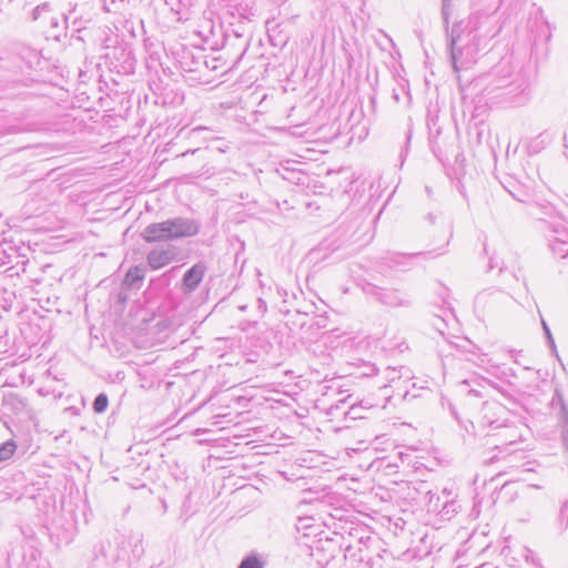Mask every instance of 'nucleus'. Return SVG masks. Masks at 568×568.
Returning <instances> with one entry per match:
<instances>
[{
  "label": "nucleus",
  "mask_w": 568,
  "mask_h": 568,
  "mask_svg": "<svg viewBox=\"0 0 568 568\" xmlns=\"http://www.w3.org/2000/svg\"><path fill=\"white\" fill-rule=\"evenodd\" d=\"M141 237L146 243L173 241L166 221L149 224L142 231Z\"/></svg>",
  "instance_id": "obj_13"
},
{
  "label": "nucleus",
  "mask_w": 568,
  "mask_h": 568,
  "mask_svg": "<svg viewBox=\"0 0 568 568\" xmlns=\"http://www.w3.org/2000/svg\"><path fill=\"white\" fill-rule=\"evenodd\" d=\"M559 519L562 521L564 519H567L566 527L568 526V500L562 503L560 510H559Z\"/></svg>",
  "instance_id": "obj_37"
},
{
  "label": "nucleus",
  "mask_w": 568,
  "mask_h": 568,
  "mask_svg": "<svg viewBox=\"0 0 568 568\" xmlns=\"http://www.w3.org/2000/svg\"><path fill=\"white\" fill-rule=\"evenodd\" d=\"M265 561L261 558V556L256 552H251L245 556L237 568H264Z\"/></svg>",
  "instance_id": "obj_23"
},
{
  "label": "nucleus",
  "mask_w": 568,
  "mask_h": 568,
  "mask_svg": "<svg viewBox=\"0 0 568 568\" xmlns=\"http://www.w3.org/2000/svg\"><path fill=\"white\" fill-rule=\"evenodd\" d=\"M121 54L125 55V63H128L129 60H131L130 52H125V50L121 49Z\"/></svg>",
  "instance_id": "obj_44"
},
{
  "label": "nucleus",
  "mask_w": 568,
  "mask_h": 568,
  "mask_svg": "<svg viewBox=\"0 0 568 568\" xmlns=\"http://www.w3.org/2000/svg\"><path fill=\"white\" fill-rule=\"evenodd\" d=\"M445 253H446L445 250H442L440 247H438V248H435V250L427 251L424 254L427 255L430 258H435V257L440 256V255H443Z\"/></svg>",
  "instance_id": "obj_39"
},
{
  "label": "nucleus",
  "mask_w": 568,
  "mask_h": 568,
  "mask_svg": "<svg viewBox=\"0 0 568 568\" xmlns=\"http://www.w3.org/2000/svg\"><path fill=\"white\" fill-rule=\"evenodd\" d=\"M481 27L483 17L473 13L467 19L455 22L446 32L450 60L456 72L474 63L484 39Z\"/></svg>",
  "instance_id": "obj_1"
},
{
  "label": "nucleus",
  "mask_w": 568,
  "mask_h": 568,
  "mask_svg": "<svg viewBox=\"0 0 568 568\" xmlns=\"http://www.w3.org/2000/svg\"><path fill=\"white\" fill-rule=\"evenodd\" d=\"M528 84L523 79L514 80L507 89L496 93L495 98L490 100L497 103H504L509 105H521L527 101Z\"/></svg>",
  "instance_id": "obj_6"
},
{
  "label": "nucleus",
  "mask_w": 568,
  "mask_h": 568,
  "mask_svg": "<svg viewBox=\"0 0 568 568\" xmlns=\"http://www.w3.org/2000/svg\"><path fill=\"white\" fill-rule=\"evenodd\" d=\"M518 508L519 513L523 514L520 520L527 521L536 514L538 509V500L531 496H524Z\"/></svg>",
  "instance_id": "obj_19"
},
{
  "label": "nucleus",
  "mask_w": 568,
  "mask_h": 568,
  "mask_svg": "<svg viewBox=\"0 0 568 568\" xmlns=\"http://www.w3.org/2000/svg\"><path fill=\"white\" fill-rule=\"evenodd\" d=\"M130 545L132 547V555L134 558H141L144 554L143 537L140 534L130 537Z\"/></svg>",
  "instance_id": "obj_26"
},
{
  "label": "nucleus",
  "mask_w": 568,
  "mask_h": 568,
  "mask_svg": "<svg viewBox=\"0 0 568 568\" xmlns=\"http://www.w3.org/2000/svg\"><path fill=\"white\" fill-rule=\"evenodd\" d=\"M132 67H133V63L129 62V69H131Z\"/></svg>",
  "instance_id": "obj_53"
},
{
  "label": "nucleus",
  "mask_w": 568,
  "mask_h": 568,
  "mask_svg": "<svg viewBox=\"0 0 568 568\" xmlns=\"http://www.w3.org/2000/svg\"><path fill=\"white\" fill-rule=\"evenodd\" d=\"M517 497L514 481H506L498 491L494 493V501H501L504 504H511Z\"/></svg>",
  "instance_id": "obj_18"
},
{
  "label": "nucleus",
  "mask_w": 568,
  "mask_h": 568,
  "mask_svg": "<svg viewBox=\"0 0 568 568\" xmlns=\"http://www.w3.org/2000/svg\"><path fill=\"white\" fill-rule=\"evenodd\" d=\"M12 252L18 253V247L16 245H13L11 242H8L7 240H4L0 244V262L2 264L10 263Z\"/></svg>",
  "instance_id": "obj_25"
},
{
  "label": "nucleus",
  "mask_w": 568,
  "mask_h": 568,
  "mask_svg": "<svg viewBox=\"0 0 568 568\" xmlns=\"http://www.w3.org/2000/svg\"><path fill=\"white\" fill-rule=\"evenodd\" d=\"M504 407L496 402H485L481 408V423L484 426H490L495 428V424L497 419H494L493 416L498 412H503Z\"/></svg>",
  "instance_id": "obj_16"
},
{
  "label": "nucleus",
  "mask_w": 568,
  "mask_h": 568,
  "mask_svg": "<svg viewBox=\"0 0 568 568\" xmlns=\"http://www.w3.org/2000/svg\"><path fill=\"white\" fill-rule=\"evenodd\" d=\"M454 10V0H442L440 13L446 32H448L449 20Z\"/></svg>",
  "instance_id": "obj_24"
},
{
  "label": "nucleus",
  "mask_w": 568,
  "mask_h": 568,
  "mask_svg": "<svg viewBox=\"0 0 568 568\" xmlns=\"http://www.w3.org/2000/svg\"><path fill=\"white\" fill-rule=\"evenodd\" d=\"M513 81H509L508 79L506 78H501V79H497L495 80L494 82L489 83L485 89H484V93H485V97L487 99H490V98H495L496 93H499L501 91H504L505 89H507V87Z\"/></svg>",
  "instance_id": "obj_21"
},
{
  "label": "nucleus",
  "mask_w": 568,
  "mask_h": 568,
  "mask_svg": "<svg viewBox=\"0 0 568 568\" xmlns=\"http://www.w3.org/2000/svg\"><path fill=\"white\" fill-rule=\"evenodd\" d=\"M207 272V265L203 261H199L191 266L183 275L180 284V291L184 295H190L200 286L205 274Z\"/></svg>",
  "instance_id": "obj_9"
},
{
  "label": "nucleus",
  "mask_w": 568,
  "mask_h": 568,
  "mask_svg": "<svg viewBox=\"0 0 568 568\" xmlns=\"http://www.w3.org/2000/svg\"><path fill=\"white\" fill-rule=\"evenodd\" d=\"M145 271L142 266H134L131 267L122 282V285L126 286L128 288H140L142 281L144 278Z\"/></svg>",
  "instance_id": "obj_17"
},
{
  "label": "nucleus",
  "mask_w": 568,
  "mask_h": 568,
  "mask_svg": "<svg viewBox=\"0 0 568 568\" xmlns=\"http://www.w3.org/2000/svg\"><path fill=\"white\" fill-rule=\"evenodd\" d=\"M363 293L386 307H409L410 296L399 288H386L371 282L363 281L358 284Z\"/></svg>",
  "instance_id": "obj_4"
},
{
  "label": "nucleus",
  "mask_w": 568,
  "mask_h": 568,
  "mask_svg": "<svg viewBox=\"0 0 568 568\" xmlns=\"http://www.w3.org/2000/svg\"><path fill=\"white\" fill-rule=\"evenodd\" d=\"M109 405V398L105 393H100L93 400V410L97 414H102L106 410Z\"/></svg>",
  "instance_id": "obj_30"
},
{
  "label": "nucleus",
  "mask_w": 568,
  "mask_h": 568,
  "mask_svg": "<svg viewBox=\"0 0 568 568\" xmlns=\"http://www.w3.org/2000/svg\"><path fill=\"white\" fill-rule=\"evenodd\" d=\"M495 428L499 430L497 434L493 435V437L496 438V440L491 443L495 454L483 458V464L485 465L494 464L523 452L521 448H517V444L523 440V436L516 426L498 424Z\"/></svg>",
  "instance_id": "obj_3"
},
{
  "label": "nucleus",
  "mask_w": 568,
  "mask_h": 568,
  "mask_svg": "<svg viewBox=\"0 0 568 568\" xmlns=\"http://www.w3.org/2000/svg\"><path fill=\"white\" fill-rule=\"evenodd\" d=\"M51 16V9H50V4L49 3H42V4H39L32 11H31V19L33 21H37V20H40V19H44L45 21H48V17Z\"/></svg>",
  "instance_id": "obj_28"
},
{
  "label": "nucleus",
  "mask_w": 568,
  "mask_h": 568,
  "mask_svg": "<svg viewBox=\"0 0 568 568\" xmlns=\"http://www.w3.org/2000/svg\"><path fill=\"white\" fill-rule=\"evenodd\" d=\"M320 250H321L320 247H318V248H314V250L311 252V254H312V255H314V254L318 253V252H320Z\"/></svg>",
  "instance_id": "obj_51"
},
{
  "label": "nucleus",
  "mask_w": 568,
  "mask_h": 568,
  "mask_svg": "<svg viewBox=\"0 0 568 568\" xmlns=\"http://www.w3.org/2000/svg\"><path fill=\"white\" fill-rule=\"evenodd\" d=\"M246 23L240 21L237 24H230L224 31V39L226 43L234 45V41H240L242 52L239 58H242L250 45V40L245 38Z\"/></svg>",
  "instance_id": "obj_14"
},
{
  "label": "nucleus",
  "mask_w": 568,
  "mask_h": 568,
  "mask_svg": "<svg viewBox=\"0 0 568 568\" xmlns=\"http://www.w3.org/2000/svg\"><path fill=\"white\" fill-rule=\"evenodd\" d=\"M8 404L12 405V408L18 412L27 406V403L22 398L12 397Z\"/></svg>",
  "instance_id": "obj_36"
},
{
  "label": "nucleus",
  "mask_w": 568,
  "mask_h": 568,
  "mask_svg": "<svg viewBox=\"0 0 568 568\" xmlns=\"http://www.w3.org/2000/svg\"><path fill=\"white\" fill-rule=\"evenodd\" d=\"M529 214L540 223V229L546 231L549 221L561 216L556 207L549 202H534L530 205Z\"/></svg>",
  "instance_id": "obj_12"
},
{
  "label": "nucleus",
  "mask_w": 568,
  "mask_h": 568,
  "mask_svg": "<svg viewBox=\"0 0 568 568\" xmlns=\"http://www.w3.org/2000/svg\"><path fill=\"white\" fill-rule=\"evenodd\" d=\"M469 393L473 394L474 396H477V397L481 396L480 392H478L476 389H471V390H469Z\"/></svg>",
  "instance_id": "obj_48"
},
{
  "label": "nucleus",
  "mask_w": 568,
  "mask_h": 568,
  "mask_svg": "<svg viewBox=\"0 0 568 568\" xmlns=\"http://www.w3.org/2000/svg\"><path fill=\"white\" fill-rule=\"evenodd\" d=\"M17 449V444L13 439L7 440L0 446V462H6L11 458Z\"/></svg>",
  "instance_id": "obj_29"
},
{
  "label": "nucleus",
  "mask_w": 568,
  "mask_h": 568,
  "mask_svg": "<svg viewBox=\"0 0 568 568\" xmlns=\"http://www.w3.org/2000/svg\"><path fill=\"white\" fill-rule=\"evenodd\" d=\"M102 2V9L105 12H112L121 8L123 3H121L119 0H101Z\"/></svg>",
  "instance_id": "obj_34"
},
{
  "label": "nucleus",
  "mask_w": 568,
  "mask_h": 568,
  "mask_svg": "<svg viewBox=\"0 0 568 568\" xmlns=\"http://www.w3.org/2000/svg\"><path fill=\"white\" fill-rule=\"evenodd\" d=\"M510 194L519 202H526V200L524 197L520 196V194H515L513 192H510Z\"/></svg>",
  "instance_id": "obj_45"
},
{
  "label": "nucleus",
  "mask_w": 568,
  "mask_h": 568,
  "mask_svg": "<svg viewBox=\"0 0 568 568\" xmlns=\"http://www.w3.org/2000/svg\"><path fill=\"white\" fill-rule=\"evenodd\" d=\"M163 1H164V3H165L166 6H169V7H170V9L172 10V4H174L175 0H163Z\"/></svg>",
  "instance_id": "obj_47"
},
{
  "label": "nucleus",
  "mask_w": 568,
  "mask_h": 568,
  "mask_svg": "<svg viewBox=\"0 0 568 568\" xmlns=\"http://www.w3.org/2000/svg\"><path fill=\"white\" fill-rule=\"evenodd\" d=\"M452 235H453V232L449 231V235H448V239L446 240L445 246H447L449 244V240H450Z\"/></svg>",
  "instance_id": "obj_49"
},
{
  "label": "nucleus",
  "mask_w": 568,
  "mask_h": 568,
  "mask_svg": "<svg viewBox=\"0 0 568 568\" xmlns=\"http://www.w3.org/2000/svg\"><path fill=\"white\" fill-rule=\"evenodd\" d=\"M427 221L430 223V224H434L435 223V220H436V215L434 213H428L427 216H426Z\"/></svg>",
  "instance_id": "obj_42"
},
{
  "label": "nucleus",
  "mask_w": 568,
  "mask_h": 568,
  "mask_svg": "<svg viewBox=\"0 0 568 568\" xmlns=\"http://www.w3.org/2000/svg\"><path fill=\"white\" fill-rule=\"evenodd\" d=\"M179 254V247L173 244L156 246L148 253L146 262L152 270H159L175 261Z\"/></svg>",
  "instance_id": "obj_7"
},
{
  "label": "nucleus",
  "mask_w": 568,
  "mask_h": 568,
  "mask_svg": "<svg viewBox=\"0 0 568 568\" xmlns=\"http://www.w3.org/2000/svg\"><path fill=\"white\" fill-rule=\"evenodd\" d=\"M328 317L325 314L316 315L312 318L310 327H316L317 329L327 327Z\"/></svg>",
  "instance_id": "obj_33"
},
{
  "label": "nucleus",
  "mask_w": 568,
  "mask_h": 568,
  "mask_svg": "<svg viewBox=\"0 0 568 568\" xmlns=\"http://www.w3.org/2000/svg\"><path fill=\"white\" fill-rule=\"evenodd\" d=\"M507 302H509V296L501 291L481 292L475 298V306L483 312L494 313Z\"/></svg>",
  "instance_id": "obj_10"
},
{
  "label": "nucleus",
  "mask_w": 568,
  "mask_h": 568,
  "mask_svg": "<svg viewBox=\"0 0 568 568\" xmlns=\"http://www.w3.org/2000/svg\"><path fill=\"white\" fill-rule=\"evenodd\" d=\"M97 16L94 0H68V8L63 12L64 27L61 32H52V39L61 41L67 38L68 31L71 30V37L74 33H81L87 30Z\"/></svg>",
  "instance_id": "obj_2"
},
{
  "label": "nucleus",
  "mask_w": 568,
  "mask_h": 568,
  "mask_svg": "<svg viewBox=\"0 0 568 568\" xmlns=\"http://www.w3.org/2000/svg\"><path fill=\"white\" fill-rule=\"evenodd\" d=\"M425 190H426L428 196H430L432 195V189L429 186H426Z\"/></svg>",
  "instance_id": "obj_50"
},
{
  "label": "nucleus",
  "mask_w": 568,
  "mask_h": 568,
  "mask_svg": "<svg viewBox=\"0 0 568 568\" xmlns=\"http://www.w3.org/2000/svg\"><path fill=\"white\" fill-rule=\"evenodd\" d=\"M94 561L97 566L105 568H126V559L109 541H100L94 547Z\"/></svg>",
  "instance_id": "obj_5"
},
{
  "label": "nucleus",
  "mask_w": 568,
  "mask_h": 568,
  "mask_svg": "<svg viewBox=\"0 0 568 568\" xmlns=\"http://www.w3.org/2000/svg\"><path fill=\"white\" fill-rule=\"evenodd\" d=\"M551 412L557 417V424L561 428V439L564 444L568 445V406L566 405L561 393L556 388L555 394L550 400Z\"/></svg>",
  "instance_id": "obj_11"
},
{
  "label": "nucleus",
  "mask_w": 568,
  "mask_h": 568,
  "mask_svg": "<svg viewBox=\"0 0 568 568\" xmlns=\"http://www.w3.org/2000/svg\"><path fill=\"white\" fill-rule=\"evenodd\" d=\"M541 325H542V329H544V333H545V335L547 337L548 343L554 347L555 346V341L552 338V335L550 333V329H549L547 323L544 320H541Z\"/></svg>",
  "instance_id": "obj_38"
},
{
  "label": "nucleus",
  "mask_w": 568,
  "mask_h": 568,
  "mask_svg": "<svg viewBox=\"0 0 568 568\" xmlns=\"http://www.w3.org/2000/svg\"><path fill=\"white\" fill-rule=\"evenodd\" d=\"M387 371H388L387 378L390 382H394L395 378H396V369L395 368H387Z\"/></svg>",
  "instance_id": "obj_40"
},
{
  "label": "nucleus",
  "mask_w": 568,
  "mask_h": 568,
  "mask_svg": "<svg viewBox=\"0 0 568 568\" xmlns=\"http://www.w3.org/2000/svg\"><path fill=\"white\" fill-rule=\"evenodd\" d=\"M428 495H429L428 510L439 513V510L443 506V503H440V497L432 494L430 491L428 493Z\"/></svg>",
  "instance_id": "obj_32"
},
{
  "label": "nucleus",
  "mask_w": 568,
  "mask_h": 568,
  "mask_svg": "<svg viewBox=\"0 0 568 568\" xmlns=\"http://www.w3.org/2000/svg\"><path fill=\"white\" fill-rule=\"evenodd\" d=\"M166 224L170 227L173 241L194 236L201 229L199 221L182 216L168 219Z\"/></svg>",
  "instance_id": "obj_8"
},
{
  "label": "nucleus",
  "mask_w": 568,
  "mask_h": 568,
  "mask_svg": "<svg viewBox=\"0 0 568 568\" xmlns=\"http://www.w3.org/2000/svg\"><path fill=\"white\" fill-rule=\"evenodd\" d=\"M48 33L50 34V37L52 38V32L54 33H59L61 32V27H64V20H63V13L61 14V17H55V16H49L48 17Z\"/></svg>",
  "instance_id": "obj_27"
},
{
  "label": "nucleus",
  "mask_w": 568,
  "mask_h": 568,
  "mask_svg": "<svg viewBox=\"0 0 568 568\" xmlns=\"http://www.w3.org/2000/svg\"><path fill=\"white\" fill-rule=\"evenodd\" d=\"M547 241L548 240H568V225L562 216L557 217L554 221H549V225L546 227Z\"/></svg>",
  "instance_id": "obj_15"
},
{
  "label": "nucleus",
  "mask_w": 568,
  "mask_h": 568,
  "mask_svg": "<svg viewBox=\"0 0 568 568\" xmlns=\"http://www.w3.org/2000/svg\"><path fill=\"white\" fill-rule=\"evenodd\" d=\"M257 304L262 313L266 312V303L262 298H257Z\"/></svg>",
  "instance_id": "obj_41"
},
{
  "label": "nucleus",
  "mask_w": 568,
  "mask_h": 568,
  "mask_svg": "<svg viewBox=\"0 0 568 568\" xmlns=\"http://www.w3.org/2000/svg\"><path fill=\"white\" fill-rule=\"evenodd\" d=\"M548 246L555 257H557V258L568 257V240H562V239H559V241L548 240Z\"/></svg>",
  "instance_id": "obj_20"
},
{
  "label": "nucleus",
  "mask_w": 568,
  "mask_h": 568,
  "mask_svg": "<svg viewBox=\"0 0 568 568\" xmlns=\"http://www.w3.org/2000/svg\"><path fill=\"white\" fill-rule=\"evenodd\" d=\"M200 151H202V150L201 149L187 150L184 153H182L181 156H185L187 154H194V153L200 152Z\"/></svg>",
  "instance_id": "obj_43"
},
{
  "label": "nucleus",
  "mask_w": 568,
  "mask_h": 568,
  "mask_svg": "<svg viewBox=\"0 0 568 568\" xmlns=\"http://www.w3.org/2000/svg\"><path fill=\"white\" fill-rule=\"evenodd\" d=\"M193 3L194 0H175L174 4H172V12L179 16V20H186Z\"/></svg>",
  "instance_id": "obj_22"
},
{
  "label": "nucleus",
  "mask_w": 568,
  "mask_h": 568,
  "mask_svg": "<svg viewBox=\"0 0 568 568\" xmlns=\"http://www.w3.org/2000/svg\"><path fill=\"white\" fill-rule=\"evenodd\" d=\"M4 296L3 300H4V305H3V308L9 311L12 308V302L13 300L16 298V294L13 292H8L7 290H4Z\"/></svg>",
  "instance_id": "obj_35"
},
{
  "label": "nucleus",
  "mask_w": 568,
  "mask_h": 568,
  "mask_svg": "<svg viewBox=\"0 0 568 568\" xmlns=\"http://www.w3.org/2000/svg\"><path fill=\"white\" fill-rule=\"evenodd\" d=\"M175 270H178V266L172 267L170 272H174Z\"/></svg>",
  "instance_id": "obj_52"
},
{
  "label": "nucleus",
  "mask_w": 568,
  "mask_h": 568,
  "mask_svg": "<svg viewBox=\"0 0 568 568\" xmlns=\"http://www.w3.org/2000/svg\"><path fill=\"white\" fill-rule=\"evenodd\" d=\"M457 513L456 503L454 500L446 499L443 501V506L439 510V514L443 518H450L454 514Z\"/></svg>",
  "instance_id": "obj_31"
},
{
  "label": "nucleus",
  "mask_w": 568,
  "mask_h": 568,
  "mask_svg": "<svg viewBox=\"0 0 568 568\" xmlns=\"http://www.w3.org/2000/svg\"><path fill=\"white\" fill-rule=\"evenodd\" d=\"M497 266H498V265H497L496 261H494V258H493V257H490V260H489V268H490V270H493V268H495V267H497Z\"/></svg>",
  "instance_id": "obj_46"
}]
</instances>
